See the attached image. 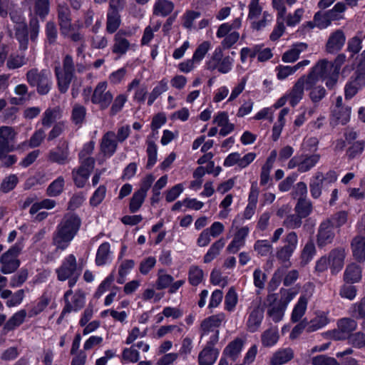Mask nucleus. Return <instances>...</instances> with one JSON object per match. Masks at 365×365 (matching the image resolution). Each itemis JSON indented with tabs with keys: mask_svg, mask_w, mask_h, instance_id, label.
I'll return each mask as SVG.
<instances>
[{
	"mask_svg": "<svg viewBox=\"0 0 365 365\" xmlns=\"http://www.w3.org/2000/svg\"><path fill=\"white\" fill-rule=\"evenodd\" d=\"M81 217L74 212L68 213L64 220L58 225L56 235L53 237V244L58 249H66L77 235L81 226Z\"/></svg>",
	"mask_w": 365,
	"mask_h": 365,
	"instance_id": "obj_1",
	"label": "nucleus"
},
{
	"mask_svg": "<svg viewBox=\"0 0 365 365\" xmlns=\"http://www.w3.org/2000/svg\"><path fill=\"white\" fill-rule=\"evenodd\" d=\"M22 250V246L16 242L3 253L0 257V263L1 264L0 271L4 274H9L15 272L21 265V261L19 259Z\"/></svg>",
	"mask_w": 365,
	"mask_h": 365,
	"instance_id": "obj_2",
	"label": "nucleus"
},
{
	"mask_svg": "<svg viewBox=\"0 0 365 365\" xmlns=\"http://www.w3.org/2000/svg\"><path fill=\"white\" fill-rule=\"evenodd\" d=\"M334 70L329 61L323 59L318 61L307 75L308 87L315 86L320 79L325 80L334 74Z\"/></svg>",
	"mask_w": 365,
	"mask_h": 365,
	"instance_id": "obj_3",
	"label": "nucleus"
},
{
	"mask_svg": "<svg viewBox=\"0 0 365 365\" xmlns=\"http://www.w3.org/2000/svg\"><path fill=\"white\" fill-rule=\"evenodd\" d=\"M81 272V268H78L76 258L73 254L66 256L59 267L56 269L57 279L58 281L64 282L74 274Z\"/></svg>",
	"mask_w": 365,
	"mask_h": 365,
	"instance_id": "obj_4",
	"label": "nucleus"
},
{
	"mask_svg": "<svg viewBox=\"0 0 365 365\" xmlns=\"http://www.w3.org/2000/svg\"><path fill=\"white\" fill-rule=\"evenodd\" d=\"M247 314L248 317L246 322L247 330L250 332H255L260 327L264 318V309L260 302H252Z\"/></svg>",
	"mask_w": 365,
	"mask_h": 365,
	"instance_id": "obj_5",
	"label": "nucleus"
},
{
	"mask_svg": "<svg viewBox=\"0 0 365 365\" xmlns=\"http://www.w3.org/2000/svg\"><path fill=\"white\" fill-rule=\"evenodd\" d=\"M107 83L102 81L95 88L91 101L93 104L99 105L101 109L107 108L112 102L113 95L110 91L106 92Z\"/></svg>",
	"mask_w": 365,
	"mask_h": 365,
	"instance_id": "obj_6",
	"label": "nucleus"
},
{
	"mask_svg": "<svg viewBox=\"0 0 365 365\" xmlns=\"http://www.w3.org/2000/svg\"><path fill=\"white\" fill-rule=\"evenodd\" d=\"M364 86L365 70L357 69L345 86V98L346 99L351 98Z\"/></svg>",
	"mask_w": 365,
	"mask_h": 365,
	"instance_id": "obj_7",
	"label": "nucleus"
},
{
	"mask_svg": "<svg viewBox=\"0 0 365 365\" xmlns=\"http://www.w3.org/2000/svg\"><path fill=\"white\" fill-rule=\"evenodd\" d=\"M334 236V223L329 220L322 222L317 235V244L318 247H324L331 243Z\"/></svg>",
	"mask_w": 365,
	"mask_h": 365,
	"instance_id": "obj_8",
	"label": "nucleus"
},
{
	"mask_svg": "<svg viewBox=\"0 0 365 365\" xmlns=\"http://www.w3.org/2000/svg\"><path fill=\"white\" fill-rule=\"evenodd\" d=\"M277 294H269L267 297V301L269 303L267 309V316L275 323L282 320L286 307L277 302Z\"/></svg>",
	"mask_w": 365,
	"mask_h": 365,
	"instance_id": "obj_9",
	"label": "nucleus"
},
{
	"mask_svg": "<svg viewBox=\"0 0 365 365\" xmlns=\"http://www.w3.org/2000/svg\"><path fill=\"white\" fill-rule=\"evenodd\" d=\"M312 87H308L307 86V76L305 75L301 76L287 95L289 104L294 107L302 99L304 88L309 91Z\"/></svg>",
	"mask_w": 365,
	"mask_h": 365,
	"instance_id": "obj_10",
	"label": "nucleus"
},
{
	"mask_svg": "<svg viewBox=\"0 0 365 365\" xmlns=\"http://www.w3.org/2000/svg\"><path fill=\"white\" fill-rule=\"evenodd\" d=\"M14 136L11 128L2 126L0 128V160L3 159L5 154L14 150V146L10 144Z\"/></svg>",
	"mask_w": 365,
	"mask_h": 365,
	"instance_id": "obj_11",
	"label": "nucleus"
},
{
	"mask_svg": "<svg viewBox=\"0 0 365 365\" xmlns=\"http://www.w3.org/2000/svg\"><path fill=\"white\" fill-rule=\"evenodd\" d=\"M58 19L60 26L61 34L63 36L68 35V33L74 30L71 24V11L67 6H59L58 9Z\"/></svg>",
	"mask_w": 365,
	"mask_h": 365,
	"instance_id": "obj_12",
	"label": "nucleus"
},
{
	"mask_svg": "<svg viewBox=\"0 0 365 365\" xmlns=\"http://www.w3.org/2000/svg\"><path fill=\"white\" fill-rule=\"evenodd\" d=\"M346 41V36L344 31L338 29L331 33L326 43V51L334 53L340 51Z\"/></svg>",
	"mask_w": 365,
	"mask_h": 365,
	"instance_id": "obj_13",
	"label": "nucleus"
},
{
	"mask_svg": "<svg viewBox=\"0 0 365 365\" xmlns=\"http://www.w3.org/2000/svg\"><path fill=\"white\" fill-rule=\"evenodd\" d=\"M342 101L341 96L336 98L335 106L332 110V115L338 123L344 125L350 119L351 107L344 106Z\"/></svg>",
	"mask_w": 365,
	"mask_h": 365,
	"instance_id": "obj_14",
	"label": "nucleus"
},
{
	"mask_svg": "<svg viewBox=\"0 0 365 365\" xmlns=\"http://www.w3.org/2000/svg\"><path fill=\"white\" fill-rule=\"evenodd\" d=\"M245 341L246 339L245 338H235L224 349L223 355L232 361H235L240 356L241 351L245 344Z\"/></svg>",
	"mask_w": 365,
	"mask_h": 365,
	"instance_id": "obj_15",
	"label": "nucleus"
},
{
	"mask_svg": "<svg viewBox=\"0 0 365 365\" xmlns=\"http://www.w3.org/2000/svg\"><path fill=\"white\" fill-rule=\"evenodd\" d=\"M345 257L346 252L344 248H336L330 252L328 259L332 273H337L342 269Z\"/></svg>",
	"mask_w": 365,
	"mask_h": 365,
	"instance_id": "obj_16",
	"label": "nucleus"
},
{
	"mask_svg": "<svg viewBox=\"0 0 365 365\" xmlns=\"http://www.w3.org/2000/svg\"><path fill=\"white\" fill-rule=\"evenodd\" d=\"M15 37L19 43V49L26 51L29 46V29L26 23H18L15 28Z\"/></svg>",
	"mask_w": 365,
	"mask_h": 365,
	"instance_id": "obj_17",
	"label": "nucleus"
},
{
	"mask_svg": "<svg viewBox=\"0 0 365 365\" xmlns=\"http://www.w3.org/2000/svg\"><path fill=\"white\" fill-rule=\"evenodd\" d=\"M27 313L25 309H21L14 313L4 324L2 334H6L9 331L14 330L19 327L25 320Z\"/></svg>",
	"mask_w": 365,
	"mask_h": 365,
	"instance_id": "obj_18",
	"label": "nucleus"
},
{
	"mask_svg": "<svg viewBox=\"0 0 365 365\" xmlns=\"http://www.w3.org/2000/svg\"><path fill=\"white\" fill-rule=\"evenodd\" d=\"M351 247L353 256L359 262L365 261V237L358 235L351 241Z\"/></svg>",
	"mask_w": 365,
	"mask_h": 365,
	"instance_id": "obj_19",
	"label": "nucleus"
},
{
	"mask_svg": "<svg viewBox=\"0 0 365 365\" xmlns=\"http://www.w3.org/2000/svg\"><path fill=\"white\" fill-rule=\"evenodd\" d=\"M57 80V86L61 93H66L70 86L71 82L74 75L62 72L59 66H56L54 69Z\"/></svg>",
	"mask_w": 365,
	"mask_h": 365,
	"instance_id": "obj_20",
	"label": "nucleus"
},
{
	"mask_svg": "<svg viewBox=\"0 0 365 365\" xmlns=\"http://www.w3.org/2000/svg\"><path fill=\"white\" fill-rule=\"evenodd\" d=\"M361 272V267L356 263L348 264L344 273V282L349 284L360 282L362 278Z\"/></svg>",
	"mask_w": 365,
	"mask_h": 365,
	"instance_id": "obj_21",
	"label": "nucleus"
},
{
	"mask_svg": "<svg viewBox=\"0 0 365 365\" xmlns=\"http://www.w3.org/2000/svg\"><path fill=\"white\" fill-rule=\"evenodd\" d=\"M294 358L293 350L288 347L276 351L270 359L272 365H282L287 363Z\"/></svg>",
	"mask_w": 365,
	"mask_h": 365,
	"instance_id": "obj_22",
	"label": "nucleus"
},
{
	"mask_svg": "<svg viewBox=\"0 0 365 365\" xmlns=\"http://www.w3.org/2000/svg\"><path fill=\"white\" fill-rule=\"evenodd\" d=\"M218 355L217 349L205 346L198 356L199 365H212L216 361Z\"/></svg>",
	"mask_w": 365,
	"mask_h": 365,
	"instance_id": "obj_23",
	"label": "nucleus"
},
{
	"mask_svg": "<svg viewBox=\"0 0 365 365\" xmlns=\"http://www.w3.org/2000/svg\"><path fill=\"white\" fill-rule=\"evenodd\" d=\"M225 314L222 312L212 315L202 322L201 330H218V327L225 321Z\"/></svg>",
	"mask_w": 365,
	"mask_h": 365,
	"instance_id": "obj_24",
	"label": "nucleus"
},
{
	"mask_svg": "<svg viewBox=\"0 0 365 365\" xmlns=\"http://www.w3.org/2000/svg\"><path fill=\"white\" fill-rule=\"evenodd\" d=\"M310 296L311 294L308 295L304 294L299 297L292 313L291 319L293 322H297L299 321L304 314L307 309L308 299L310 297Z\"/></svg>",
	"mask_w": 365,
	"mask_h": 365,
	"instance_id": "obj_25",
	"label": "nucleus"
},
{
	"mask_svg": "<svg viewBox=\"0 0 365 365\" xmlns=\"http://www.w3.org/2000/svg\"><path fill=\"white\" fill-rule=\"evenodd\" d=\"M100 148L105 156L113 155L114 153V131H108L103 136Z\"/></svg>",
	"mask_w": 365,
	"mask_h": 365,
	"instance_id": "obj_26",
	"label": "nucleus"
},
{
	"mask_svg": "<svg viewBox=\"0 0 365 365\" xmlns=\"http://www.w3.org/2000/svg\"><path fill=\"white\" fill-rule=\"evenodd\" d=\"M51 73L47 69L41 71L40 78L36 85L37 92L40 95L47 94L51 88V81L50 80Z\"/></svg>",
	"mask_w": 365,
	"mask_h": 365,
	"instance_id": "obj_27",
	"label": "nucleus"
},
{
	"mask_svg": "<svg viewBox=\"0 0 365 365\" xmlns=\"http://www.w3.org/2000/svg\"><path fill=\"white\" fill-rule=\"evenodd\" d=\"M150 186H144L135 192L130 202L129 209L131 212H137L141 207Z\"/></svg>",
	"mask_w": 365,
	"mask_h": 365,
	"instance_id": "obj_28",
	"label": "nucleus"
},
{
	"mask_svg": "<svg viewBox=\"0 0 365 365\" xmlns=\"http://www.w3.org/2000/svg\"><path fill=\"white\" fill-rule=\"evenodd\" d=\"M307 48V45L304 43L294 44L291 49L286 51L282 57V60L286 63H292L297 61L301 52Z\"/></svg>",
	"mask_w": 365,
	"mask_h": 365,
	"instance_id": "obj_29",
	"label": "nucleus"
},
{
	"mask_svg": "<svg viewBox=\"0 0 365 365\" xmlns=\"http://www.w3.org/2000/svg\"><path fill=\"white\" fill-rule=\"evenodd\" d=\"M68 146L63 143L58 145L56 150H51L49 153V159L51 161L57 163L60 165H64L68 160Z\"/></svg>",
	"mask_w": 365,
	"mask_h": 365,
	"instance_id": "obj_30",
	"label": "nucleus"
},
{
	"mask_svg": "<svg viewBox=\"0 0 365 365\" xmlns=\"http://www.w3.org/2000/svg\"><path fill=\"white\" fill-rule=\"evenodd\" d=\"M309 63L310 62L309 60H304L299 62L294 66H279L276 68L277 71H278L277 78L281 80L284 79L289 75L295 73L300 68L309 65Z\"/></svg>",
	"mask_w": 365,
	"mask_h": 365,
	"instance_id": "obj_31",
	"label": "nucleus"
},
{
	"mask_svg": "<svg viewBox=\"0 0 365 365\" xmlns=\"http://www.w3.org/2000/svg\"><path fill=\"white\" fill-rule=\"evenodd\" d=\"M174 9V4L169 0H157L153 6V14L166 16Z\"/></svg>",
	"mask_w": 365,
	"mask_h": 365,
	"instance_id": "obj_32",
	"label": "nucleus"
},
{
	"mask_svg": "<svg viewBox=\"0 0 365 365\" xmlns=\"http://www.w3.org/2000/svg\"><path fill=\"white\" fill-rule=\"evenodd\" d=\"M279 333L277 327H271L265 330L261 335V341L264 346L270 347L277 344L279 340Z\"/></svg>",
	"mask_w": 365,
	"mask_h": 365,
	"instance_id": "obj_33",
	"label": "nucleus"
},
{
	"mask_svg": "<svg viewBox=\"0 0 365 365\" xmlns=\"http://www.w3.org/2000/svg\"><path fill=\"white\" fill-rule=\"evenodd\" d=\"M328 323L329 319L327 314L322 312L310 322H307V331L308 333L316 331L325 327Z\"/></svg>",
	"mask_w": 365,
	"mask_h": 365,
	"instance_id": "obj_34",
	"label": "nucleus"
},
{
	"mask_svg": "<svg viewBox=\"0 0 365 365\" xmlns=\"http://www.w3.org/2000/svg\"><path fill=\"white\" fill-rule=\"evenodd\" d=\"M110 252V245L109 242H105L100 245L98 247L95 262L97 266H103L106 264L108 255Z\"/></svg>",
	"mask_w": 365,
	"mask_h": 365,
	"instance_id": "obj_35",
	"label": "nucleus"
},
{
	"mask_svg": "<svg viewBox=\"0 0 365 365\" xmlns=\"http://www.w3.org/2000/svg\"><path fill=\"white\" fill-rule=\"evenodd\" d=\"M225 241L223 239H220L215 242L207 253L205 255L203 258V262L205 263H209L212 261L217 256H218L220 253L221 250L225 246Z\"/></svg>",
	"mask_w": 365,
	"mask_h": 365,
	"instance_id": "obj_36",
	"label": "nucleus"
},
{
	"mask_svg": "<svg viewBox=\"0 0 365 365\" xmlns=\"http://www.w3.org/2000/svg\"><path fill=\"white\" fill-rule=\"evenodd\" d=\"M294 211L298 215L302 218H305L312 213V205L311 202L306 198H299L295 205Z\"/></svg>",
	"mask_w": 365,
	"mask_h": 365,
	"instance_id": "obj_37",
	"label": "nucleus"
},
{
	"mask_svg": "<svg viewBox=\"0 0 365 365\" xmlns=\"http://www.w3.org/2000/svg\"><path fill=\"white\" fill-rule=\"evenodd\" d=\"M58 118H60L59 107L47 108L43 114L41 123L45 128H50Z\"/></svg>",
	"mask_w": 365,
	"mask_h": 365,
	"instance_id": "obj_38",
	"label": "nucleus"
},
{
	"mask_svg": "<svg viewBox=\"0 0 365 365\" xmlns=\"http://www.w3.org/2000/svg\"><path fill=\"white\" fill-rule=\"evenodd\" d=\"M320 155L314 154L312 155H301V165L299 172L304 173L313 168L319 160Z\"/></svg>",
	"mask_w": 365,
	"mask_h": 365,
	"instance_id": "obj_39",
	"label": "nucleus"
},
{
	"mask_svg": "<svg viewBox=\"0 0 365 365\" xmlns=\"http://www.w3.org/2000/svg\"><path fill=\"white\" fill-rule=\"evenodd\" d=\"M337 327L341 333L349 335L357 328V322L353 319L345 317L337 322Z\"/></svg>",
	"mask_w": 365,
	"mask_h": 365,
	"instance_id": "obj_40",
	"label": "nucleus"
},
{
	"mask_svg": "<svg viewBox=\"0 0 365 365\" xmlns=\"http://www.w3.org/2000/svg\"><path fill=\"white\" fill-rule=\"evenodd\" d=\"M87 193L84 191L75 192L68 203V210L70 211H75L79 208L86 200Z\"/></svg>",
	"mask_w": 365,
	"mask_h": 365,
	"instance_id": "obj_41",
	"label": "nucleus"
},
{
	"mask_svg": "<svg viewBox=\"0 0 365 365\" xmlns=\"http://www.w3.org/2000/svg\"><path fill=\"white\" fill-rule=\"evenodd\" d=\"M182 332V329L178 325H164L161 326L155 333V337L160 339L168 334H172L174 336H179Z\"/></svg>",
	"mask_w": 365,
	"mask_h": 365,
	"instance_id": "obj_42",
	"label": "nucleus"
},
{
	"mask_svg": "<svg viewBox=\"0 0 365 365\" xmlns=\"http://www.w3.org/2000/svg\"><path fill=\"white\" fill-rule=\"evenodd\" d=\"M204 278V273L198 266L192 265L188 271V281L192 286H197Z\"/></svg>",
	"mask_w": 365,
	"mask_h": 365,
	"instance_id": "obj_43",
	"label": "nucleus"
},
{
	"mask_svg": "<svg viewBox=\"0 0 365 365\" xmlns=\"http://www.w3.org/2000/svg\"><path fill=\"white\" fill-rule=\"evenodd\" d=\"M49 299L44 295H42L39 299L37 303L34 305L31 309L28 311V317L29 318L34 317L38 314H40L44 309L47 307L49 304Z\"/></svg>",
	"mask_w": 365,
	"mask_h": 365,
	"instance_id": "obj_44",
	"label": "nucleus"
},
{
	"mask_svg": "<svg viewBox=\"0 0 365 365\" xmlns=\"http://www.w3.org/2000/svg\"><path fill=\"white\" fill-rule=\"evenodd\" d=\"M50 10L49 0H35L34 11L36 16L43 20Z\"/></svg>",
	"mask_w": 365,
	"mask_h": 365,
	"instance_id": "obj_45",
	"label": "nucleus"
},
{
	"mask_svg": "<svg viewBox=\"0 0 365 365\" xmlns=\"http://www.w3.org/2000/svg\"><path fill=\"white\" fill-rule=\"evenodd\" d=\"M272 245L267 240H258L254 245V250L262 257L267 256L272 252Z\"/></svg>",
	"mask_w": 365,
	"mask_h": 365,
	"instance_id": "obj_46",
	"label": "nucleus"
},
{
	"mask_svg": "<svg viewBox=\"0 0 365 365\" xmlns=\"http://www.w3.org/2000/svg\"><path fill=\"white\" fill-rule=\"evenodd\" d=\"M201 339L206 340V346L210 348H215V344L219 341V330H201Z\"/></svg>",
	"mask_w": 365,
	"mask_h": 365,
	"instance_id": "obj_47",
	"label": "nucleus"
},
{
	"mask_svg": "<svg viewBox=\"0 0 365 365\" xmlns=\"http://www.w3.org/2000/svg\"><path fill=\"white\" fill-rule=\"evenodd\" d=\"M223 58V53L221 48H216L211 58L207 61L205 68L209 71L215 70L219 64L220 61Z\"/></svg>",
	"mask_w": 365,
	"mask_h": 365,
	"instance_id": "obj_48",
	"label": "nucleus"
},
{
	"mask_svg": "<svg viewBox=\"0 0 365 365\" xmlns=\"http://www.w3.org/2000/svg\"><path fill=\"white\" fill-rule=\"evenodd\" d=\"M86 109L83 106L76 105L71 113V120L75 125H81L85 120Z\"/></svg>",
	"mask_w": 365,
	"mask_h": 365,
	"instance_id": "obj_49",
	"label": "nucleus"
},
{
	"mask_svg": "<svg viewBox=\"0 0 365 365\" xmlns=\"http://www.w3.org/2000/svg\"><path fill=\"white\" fill-rule=\"evenodd\" d=\"M346 9V7L344 3L338 2L334 5L332 9L327 11L326 13L331 22L332 21L341 19L343 18V13Z\"/></svg>",
	"mask_w": 365,
	"mask_h": 365,
	"instance_id": "obj_50",
	"label": "nucleus"
},
{
	"mask_svg": "<svg viewBox=\"0 0 365 365\" xmlns=\"http://www.w3.org/2000/svg\"><path fill=\"white\" fill-rule=\"evenodd\" d=\"M114 280V269L111 270L109 275L102 281L94 293V298L99 299L110 287L111 282Z\"/></svg>",
	"mask_w": 365,
	"mask_h": 365,
	"instance_id": "obj_51",
	"label": "nucleus"
},
{
	"mask_svg": "<svg viewBox=\"0 0 365 365\" xmlns=\"http://www.w3.org/2000/svg\"><path fill=\"white\" fill-rule=\"evenodd\" d=\"M316 254V248L315 245L312 240H309L306 245H304L302 254H301V258L302 261L304 264H307L309 262H310L313 257Z\"/></svg>",
	"mask_w": 365,
	"mask_h": 365,
	"instance_id": "obj_52",
	"label": "nucleus"
},
{
	"mask_svg": "<svg viewBox=\"0 0 365 365\" xmlns=\"http://www.w3.org/2000/svg\"><path fill=\"white\" fill-rule=\"evenodd\" d=\"M135 262L132 259H128L122 262L120 265L118 270V282L119 284H123L125 281L126 275L133 268Z\"/></svg>",
	"mask_w": 365,
	"mask_h": 365,
	"instance_id": "obj_53",
	"label": "nucleus"
},
{
	"mask_svg": "<svg viewBox=\"0 0 365 365\" xmlns=\"http://www.w3.org/2000/svg\"><path fill=\"white\" fill-rule=\"evenodd\" d=\"M302 217L296 214H291L286 217L283 221V225L290 230L298 229L302 226Z\"/></svg>",
	"mask_w": 365,
	"mask_h": 365,
	"instance_id": "obj_54",
	"label": "nucleus"
},
{
	"mask_svg": "<svg viewBox=\"0 0 365 365\" xmlns=\"http://www.w3.org/2000/svg\"><path fill=\"white\" fill-rule=\"evenodd\" d=\"M28 270L26 269H21L20 271L13 275L10 280V287L12 288L21 287L28 278Z\"/></svg>",
	"mask_w": 365,
	"mask_h": 365,
	"instance_id": "obj_55",
	"label": "nucleus"
},
{
	"mask_svg": "<svg viewBox=\"0 0 365 365\" xmlns=\"http://www.w3.org/2000/svg\"><path fill=\"white\" fill-rule=\"evenodd\" d=\"M91 173L88 168L80 165L77 170L72 172L73 182H86Z\"/></svg>",
	"mask_w": 365,
	"mask_h": 365,
	"instance_id": "obj_56",
	"label": "nucleus"
},
{
	"mask_svg": "<svg viewBox=\"0 0 365 365\" xmlns=\"http://www.w3.org/2000/svg\"><path fill=\"white\" fill-rule=\"evenodd\" d=\"M211 43L209 41H203L195 49L192 58L199 63L210 49Z\"/></svg>",
	"mask_w": 365,
	"mask_h": 365,
	"instance_id": "obj_57",
	"label": "nucleus"
},
{
	"mask_svg": "<svg viewBox=\"0 0 365 365\" xmlns=\"http://www.w3.org/2000/svg\"><path fill=\"white\" fill-rule=\"evenodd\" d=\"M106 192V187L104 185H101L93 193L90 198V205L93 207H97L103 200Z\"/></svg>",
	"mask_w": 365,
	"mask_h": 365,
	"instance_id": "obj_58",
	"label": "nucleus"
},
{
	"mask_svg": "<svg viewBox=\"0 0 365 365\" xmlns=\"http://www.w3.org/2000/svg\"><path fill=\"white\" fill-rule=\"evenodd\" d=\"M237 303V294L233 288H230L225 295V309L232 312Z\"/></svg>",
	"mask_w": 365,
	"mask_h": 365,
	"instance_id": "obj_59",
	"label": "nucleus"
},
{
	"mask_svg": "<svg viewBox=\"0 0 365 365\" xmlns=\"http://www.w3.org/2000/svg\"><path fill=\"white\" fill-rule=\"evenodd\" d=\"M147 154H148V164L147 167L151 168L154 165L157 160V145L150 140H147Z\"/></svg>",
	"mask_w": 365,
	"mask_h": 365,
	"instance_id": "obj_60",
	"label": "nucleus"
},
{
	"mask_svg": "<svg viewBox=\"0 0 365 365\" xmlns=\"http://www.w3.org/2000/svg\"><path fill=\"white\" fill-rule=\"evenodd\" d=\"M298 236L294 231L289 232L284 237L282 242L284 247L294 252L298 245Z\"/></svg>",
	"mask_w": 365,
	"mask_h": 365,
	"instance_id": "obj_61",
	"label": "nucleus"
},
{
	"mask_svg": "<svg viewBox=\"0 0 365 365\" xmlns=\"http://www.w3.org/2000/svg\"><path fill=\"white\" fill-rule=\"evenodd\" d=\"M350 313L356 318H365V297L351 305Z\"/></svg>",
	"mask_w": 365,
	"mask_h": 365,
	"instance_id": "obj_62",
	"label": "nucleus"
},
{
	"mask_svg": "<svg viewBox=\"0 0 365 365\" xmlns=\"http://www.w3.org/2000/svg\"><path fill=\"white\" fill-rule=\"evenodd\" d=\"M312 365H340V364L333 357L327 355L321 354L314 356L312 359Z\"/></svg>",
	"mask_w": 365,
	"mask_h": 365,
	"instance_id": "obj_63",
	"label": "nucleus"
},
{
	"mask_svg": "<svg viewBox=\"0 0 365 365\" xmlns=\"http://www.w3.org/2000/svg\"><path fill=\"white\" fill-rule=\"evenodd\" d=\"M349 343L357 348L365 346V334L361 331L349 334L348 336Z\"/></svg>",
	"mask_w": 365,
	"mask_h": 365,
	"instance_id": "obj_64",
	"label": "nucleus"
}]
</instances>
